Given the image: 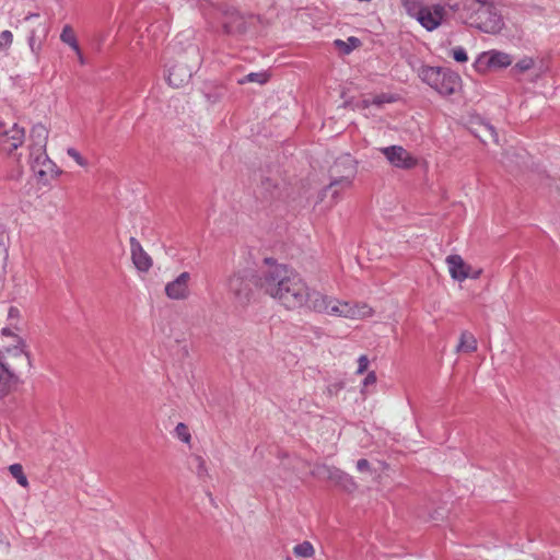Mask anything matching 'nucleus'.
<instances>
[{
  "label": "nucleus",
  "mask_w": 560,
  "mask_h": 560,
  "mask_svg": "<svg viewBox=\"0 0 560 560\" xmlns=\"http://www.w3.org/2000/svg\"><path fill=\"white\" fill-rule=\"evenodd\" d=\"M357 469L360 472H368L371 471V464L368 459L361 458L357 462Z\"/></svg>",
  "instance_id": "nucleus-35"
},
{
  "label": "nucleus",
  "mask_w": 560,
  "mask_h": 560,
  "mask_svg": "<svg viewBox=\"0 0 560 560\" xmlns=\"http://www.w3.org/2000/svg\"><path fill=\"white\" fill-rule=\"evenodd\" d=\"M422 80L443 96L454 94L460 88V78L455 72L434 67L423 68Z\"/></svg>",
  "instance_id": "nucleus-5"
},
{
  "label": "nucleus",
  "mask_w": 560,
  "mask_h": 560,
  "mask_svg": "<svg viewBox=\"0 0 560 560\" xmlns=\"http://www.w3.org/2000/svg\"><path fill=\"white\" fill-rule=\"evenodd\" d=\"M340 183H342V185L346 187H350L352 184V179L350 177H346V178L341 179Z\"/></svg>",
  "instance_id": "nucleus-41"
},
{
  "label": "nucleus",
  "mask_w": 560,
  "mask_h": 560,
  "mask_svg": "<svg viewBox=\"0 0 560 560\" xmlns=\"http://www.w3.org/2000/svg\"><path fill=\"white\" fill-rule=\"evenodd\" d=\"M478 341L477 338L468 330L462 331L459 336V342L456 347V352L471 353L477 351Z\"/></svg>",
  "instance_id": "nucleus-18"
},
{
  "label": "nucleus",
  "mask_w": 560,
  "mask_h": 560,
  "mask_svg": "<svg viewBox=\"0 0 560 560\" xmlns=\"http://www.w3.org/2000/svg\"><path fill=\"white\" fill-rule=\"evenodd\" d=\"M453 58L457 62H466L468 59L466 51L462 47L455 48L453 50Z\"/></svg>",
  "instance_id": "nucleus-32"
},
{
  "label": "nucleus",
  "mask_w": 560,
  "mask_h": 560,
  "mask_svg": "<svg viewBox=\"0 0 560 560\" xmlns=\"http://www.w3.org/2000/svg\"><path fill=\"white\" fill-rule=\"evenodd\" d=\"M318 468L325 475L327 481L340 491L347 494H353L358 490V482L345 470L326 464L319 466Z\"/></svg>",
  "instance_id": "nucleus-9"
},
{
  "label": "nucleus",
  "mask_w": 560,
  "mask_h": 560,
  "mask_svg": "<svg viewBox=\"0 0 560 560\" xmlns=\"http://www.w3.org/2000/svg\"><path fill=\"white\" fill-rule=\"evenodd\" d=\"M32 366L31 353L23 337H14V343L0 348V399L8 396L20 382L18 371Z\"/></svg>",
  "instance_id": "nucleus-1"
},
{
  "label": "nucleus",
  "mask_w": 560,
  "mask_h": 560,
  "mask_svg": "<svg viewBox=\"0 0 560 560\" xmlns=\"http://www.w3.org/2000/svg\"><path fill=\"white\" fill-rule=\"evenodd\" d=\"M130 252L136 269L140 272H148L153 265V260L135 237L130 238Z\"/></svg>",
  "instance_id": "nucleus-15"
},
{
  "label": "nucleus",
  "mask_w": 560,
  "mask_h": 560,
  "mask_svg": "<svg viewBox=\"0 0 560 560\" xmlns=\"http://www.w3.org/2000/svg\"><path fill=\"white\" fill-rule=\"evenodd\" d=\"M345 304H347V301H339V300L334 299V302L330 304L327 314H330V315H334L337 317H343Z\"/></svg>",
  "instance_id": "nucleus-26"
},
{
  "label": "nucleus",
  "mask_w": 560,
  "mask_h": 560,
  "mask_svg": "<svg viewBox=\"0 0 560 560\" xmlns=\"http://www.w3.org/2000/svg\"><path fill=\"white\" fill-rule=\"evenodd\" d=\"M175 432L180 441H183L186 444H190L191 435L185 423H178L175 428Z\"/></svg>",
  "instance_id": "nucleus-27"
},
{
  "label": "nucleus",
  "mask_w": 560,
  "mask_h": 560,
  "mask_svg": "<svg viewBox=\"0 0 560 560\" xmlns=\"http://www.w3.org/2000/svg\"><path fill=\"white\" fill-rule=\"evenodd\" d=\"M471 26L487 34H498L504 27V21L493 3L487 2L479 5L477 10L469 15Z\"/></svg>",
  "instance_id": "nucleus-6"
},
{
  "label": "nucleus",
  "mask_w": 560,
  "mask_h": 560,
  "mask_svg": "<svg viewBox=\"0 0 560 560\" xmlns=\"http://www.w3.org/2000/svg\"><path fill=\"white\" fill-rule=\"evenodd\" d=\"M37 16H38V14H36V13H31V14H28V15L25 18V20L27 21V20H30V19H32V18H37Z\"/></svg>",
  "instance_id": "nucleus-43"
},
{
  "label": "nucleus",
  "mask_w": 560,
  "mask_h": 560,
  "mask_svg": "<svg viewBox=\"0 0 560 560\" xmlns=\"http://www.w3.org/2000/svg\"><path fill=\"white\" fill-rule=\"evenodd\" d=\"M9 471L13 478L16 479L18 483L23 487H28V480L23 471V467L21 464H12L9 466Z\"/></svg>",
  "instance_id": "nucleus-22"
},
{
  "label": "nucleus",
  "mask_w": 560,
  "mask_h": 560,
  "mask_svg": "<svg viewBox=\"0 0 560 560\" xmlns=\"http://www.w3.org/2000/svg\"><path fill=\"white\" fill-rule=\"evenodd\" d=\"M291 275L292 270L287 266H273L260 277V287L268 295L280 301Z\"/></svg>",
  "instance_id": "nucleus-7"
},
{
  "label": "nucleus",
  "mask_w": 560,
  "mask_h": 560,
  "mask_svg": "<svg viewBox=\"0 0 560 560\" xmlns=\"http://www.w3.org/2000/svg\"><path fill=\"white\" fill-rule=\"evenodd\" d=\"M28 45H30L31 50H32L34 54H36V55H37V54L39 52V50H40V45H39V44H38V45L36 44V33H35V31H34V30L31 32V35H30V37H28Z\"/></svg>",
  "instance_id": "nucleus-33"
},
{
  "label": "nucleus",
  "mask_w": 560,
  "mask_h": 560,
  "mask_svg": "<svg viewBox=\"0 0 560 560\" xmlns=\"http://www.w3.org/2000/svg\"><path fill=\"white\" fill-rule=\"evenodd\" d=\"M197 460H198V474H199V476H207L208 470H207V466H206L205 459L202 457L198 456Z\"/></svg>",
  "instance_id": "nucleus-36"
},
{
  "label": "nucleus",
  "mask_w": 560,
  "mask_h": 560,
  "mask_svg": "<svg viewBox=\"0 0 560 560\" xmlns=\"http://www.w3.org/2000/svg\"><path fill=\"white\" fill-rule=\"evenodd\" d=\"M360 44L361 42L357 37H349L347 42L341 39L335 40L336 47H338L343 54H350L353 49L359 47Z\"/></svg>",
  "instance_id": "nucleus-23"
},
{
  "label": "nucleus",
  "mask_w": 560,
  "mask_h": 560,
  "mask_svg": "<svg viewBox=\"0 0 560 560\" xmlns=\"http://www.w3.org/2000/svg\"><path fill=\"white\" fill-rule=\"evenodd\" d=\"M190 273L187 271L182 272L174 280L165 285V295L173 301H184L190 296Z\"/></svg>",
  "instance_id": "nucleus-13"
},
{
  "label": "nucleus",
  "mask_w": 560,
  "mask_h": 560,
  "mask_svg": "<svg viewBox=\"0 0 560 560\" xmlns=\"http://www.w3.org/2000/svg\"><path fill=\"white\" fill-rule=\"evenodd\" d=\"M534 65H535V61L533 58L525 57L515 63L513 70L522 73V72H525V71H528L529 69H532L534 67Z\"/></svg>",
  "instance_id": "nucleus-28"
},
{
  "label": "nucleus",
  "mask_w": 560,
  "mask_h": 560,
  "mask_svg": "<svg viewBox=\"0 0 560 560\" xmlns=\"http://www.w3.org/2000/svg\"><path fill=\"white\" fill-rule=\"evenodd\" d=\"M60 40L70 46L73 50H78L79 43L73 28L69 24L62 27Z\"/></svg>",
  "instance_id": "nucleus-21"
},
{
  "label": "nucleus",
  "mask_w": 560,
  "mask_h": 560,
  "mask_svg": "<svg viewBox=\"0 0 560 560\" xmlns=\"http://www.w3.org/2000/svg\"><path fill=\"white\" fill-rule=\"evenodd\" d=\"M9 258L8 240L0 235V281H3L7 275Z\"/></svg>",
  "instance_id": "nucleus-20"
},
{
  "label": "nucleus",
  "mask_w": 560,
  "mask_h": 560,
  "mask_svg": "<svg viewBox=\"0 0 560 560\" xmlns=\"http://www.w3.org/2000/svg\"><path fill=\"white\" fill-rule=\"evenodd\" d=\"M381 152L387 162L396 168L412 170L419 163L418 158L401 145L384 147L381 149Z\"/></svg>",
  "instance_id": "nucleus-11"
},
{
  "label": "nucleus",
  "mask_w": 560,
  "mask_h": 560,
  "mask_svg": "<svg viewBox=\"0 0 560 560\" xmlns=\"http://www.w3.org/2000/svg\"><path fill=\"white\" fill-rule=\"evenodd\" d=\"M260 284V278L253 269H242L233 272L226 280L229 293L235 303L246 306L254 295V288Z\"/></svg>",
  "instance_id": "nucleus-3"
},
{
  "label": "nucleus",
  "mask_w": 560,
  "mask_h": 560,
  "mask_svg": "<svg viewBox=\"0 0 560 560\" xmlns=\"http://www.w3.org/2000/svg\"><path fill=\"white\" fill-rule=\"evenodd\" d=\"M171 75L172 74L168 75V82H170V84H174L173 81H172V77Z\"/></svg>",
  "instance_id": "nucleus-44"
},
{
  "label": "nucleus",
  "mask_w": 560,
  "mask_h": 560,
  "mask_svg": "<svg viewBox=\"0 0 560 560\" xmlns=\"http://www.w3.org/2000/svg\"><path fill=\"white\" fill-rule=\"evenodd\" d=\"M512 63V58L510 55L498 51V50H490L482 52L478 60H477V67L478 69H487V68H506Z\"/></svg>",
  "instance_id": "nucleus-14"
},
{
  "label": "nucleus",
  "mask_w": 560,
  "mask_h": 560,
  "mask_svg": "<svg viewBox=\"0 0 560 560\" xmlns=\"http://www.w3.org/2000/svg\"><path fill=\"white\" fill-rule=\"evenodd\" d=\"M375 383H376V373L374 371H371L366 374V376L363 381V385L369 386V385H373Z\"/></svg>",
  "instance_id": "nucleus-37"
},
{
  "label": "nucleus",
  "mask_w": 560,
  "mask_h": 560,
  "mask_svg": "<svg viewBox=\"0 0 560 560\" xmlns=\"http://www.w3.org/2000/svg\"><path fill=\"white\" fill-rule=\"evenodd\" d=\"M1 336L8 339V341L4 343H14V337H21L18 332L9 327L1 329Z\"/></svg>",
  "instance_id": "nucleus-30"
},
{
  "label": "nucleus",
  "mask_w": 560,
  "mask_h": 560,
  "mask_svg": "<svg viewBox=\"0 0 560 560\" xmlns=\"http://www.w3.org/2000/svg\"><path fill=\"white\" fill-rule=\"evenodd\" d=\"M307 293L308 287L306 283L299 275L292 271L280 302L289 308L302 307L307 300Z\"/></svg>",
  "instance_id": "nucleus-8"
},
{
  "label": "nucleus",
  "mask_w": 560,
  "mask_h": 560,
  "mask_svg": "<svg viewBox=\"0 0 560 560\" xmlns=\"http://www.w3.org/2000/svg\"><path fill=\"white\" fill-rule=\"evenodd\" d=\"M369 359L366 355H361L358 360V371L357 373L358 374H363L364 372H366L368 368H369Z\"/></svg>",
  "instance_id": "nucleus-34"
},
{
  "label": "nucleus",
  "mask_w": 560,
  "mask_h": 560,
  "mask_svg": "<svg viewBox=\"0 0 560 560\" xmlns=\"http://www.w3.org/2000/svg\"><path fill=\"white\" fill-rule=\"evenodd\" d=\"M404 7L410 16L430 32L438 28L446 15V10L441 4L423 5L419 1L407 0L404 2Z\"/></svg>",
  "instance_id": "nucleus-4"
},
{
  "label": "nucleus",
  "mask_w": 560,
  "mask_h": 560,
  "mask_svg": "<svg viewBox=\"0 0 560 560\" xmlns=\"http://www.w3.org/2000/svg\"><path fill=\"white\" fill-rule=\"evenodd\" d=\"M475 135L483 144L497 143L498 136L493 127L488 124H480Z\"/></svg>",
  "instance_id": "nucleus-19"
},
{
  "label": "nucleus",
  "mask_w": 560,
  "mask_h": 560,
  "mask_svg": "<svg viewBox=\"0 0 560 560\" xmlns=\"http://www.w3.org/2000/svg\"><path fill=\"white\" fill-rule=\"evenodd\" d=\"M31 167L37 179L47 184L55 179L60 171L46 153L48 130L43 125H36L31 131Z\"/></svg>",
  "instance_id": "nucleus-2"
},
{
  "label": "nucleus",
  "mask_w": 560,
  "mask_h": 560,
  "mask_svg": "<svg viewBox=\"0 0 560 560\" xmlns=\"http://www.w3.org/2000/svg\"><path fill=\"white\" fill-rule=\"evenodd\" d=\"M445 261L448 266L451 278L457 282H463L468 278L477 280L481 277L483 272L481 268L474 269L458 254L448 255Z\"/></svg>",
  "instance_id": "nucleus-10"
},
{
  "label": "nucleus",
  "mask_w": 560,
  "mask_h": 560,
  "mask_svg": "<svg viewBox=\"0 0 560 560\" xmlns=\"http://www.w3.org/2000/svg\"><path fill=\"white\" fill-rule=\"evenodd\" d=\"M332 302V298L308 288L307 300L305 301L304 306L313 312L326 314L328 313L329 306Z\"/></svg>",
  "instance_id": "nucleus-16"
},
{
  "label": "nucleus",
  "mask_w": 560,
  "mask_h": 560,
  "mask_svg": "<svg viewBox=\"0 0 560 560\" xmlns=\"http://www.w3.org/2000/svg\"><path fill=\"white\" fill-rule=\"evenodd\" d=\"M67 154H68L70 158H72V159L77 162V164H78L79 166H81V167H86V166L89 165L88 160H86L85 158H83V156L81 155V153H80L77 149H74V148H68V149H67Z\"/></svg>",
  "instance_id": "nucleus-29"
},
{
  "label": "nucleus",
  "mask_w": 560,
  "mask_h": 560,
  "mask_svg": "<svg viewBox=\"0 0 560 560\" xmlns=\"http://www.w3.org/2000/svg\"><path fill=\"white\" fill-rule=\"evenodd\" d=\"M25 132L15 122L0 121V144L8 151L16 150L24 142Z\"/></svg>",
  "instance_id": "nucleus-12"
},
{
  "label": "nucleus",
  "mask_w": 560,
  "mask_h": 560,
  "mask_svg": "<svg viewBox=\"0 0 560 560\" xmlns=\"http://www.w3.org/2000/svg\"><path fill=\"white\" fill-rule=\"evenodd\" d=\"M21 316L20 314V310L15 306H11L9 310H8V318L9 319H19Z\"/></svg>",
  "instance_id": "nucleus-38"
},
{
  "label": "nucleus",
  "mask_w": 560,
  "mask_h": 560,
  "mask_svg": "<svg viewBox=\"0 0 560 560\" xmlns=\"http://www.w3.org/2000/svg\"><path fill=\"white\" fill-rule=\"evenodd\" d=\"M13 35L10 31H3L0 34V47H8L12 44Z\"/></svg>",
  "instance_id": "nucleus-31"
},
{
  "label": "nucleus",
  "mask_w": 560,
  "mask_h": 560,
  "mask_svg": "<svg viewBox=\"0 0 560 560\" xmlns=\"http://www.w3.org/2000/svg\"><path fill=\"white\" fill-rule=\"evenodd\" d=\"M77 57H78V60L81 65H84L85 63V59L81 52V49H80V46H78V50H74Z\"/></svg>",
  "instance_id": "nucleus-39"
},
{
  "label": "nucleus",
  "mask_w": 560,
  "mask_h": 560,
  "mask_svg": "<svg viewBox=\"0 0 560 560\" xmlns=\"http://www.w3.org/2000/svg\"><path fill=\"white\" fill-rule=\"evenodd\" d=\"M294 555L301 558H312L315 553L314 547L310 541H303L293 549Z\"/></svg>",
  "instance_id": "nucleus-24"
},
{
  "label": "nucleus",
  "mask_w": 560,
  "mask_h": 560,
  "mask_svg": "<svg viewBox=\"0 0 560 560\" xmlns=\"http://www.w3.org/2000/svg\"><path fill=\"white\" fill-rule=\"evenodd\" d=\"M269 80V74L267 72H257V73H249L244 79L240 81L241 84H244L246 82H256L258 84H265Z\"/></svg>",
  "instance_id": "nucleus-25"
},
{
  "label": "nucleus",
  "mask_w": 560,
  "mask_h": 560,
  "mask_svg": "<svg viewBox=\"0 0 560 560\" xmlns=\"http://www.w3.org/2000/svg\"><path fill=\"white\" fill-rule=\"evenodd\" d=\"M224 28H225V32H226L228 34H231V33H233V32H234V30H233L229 24H225V25H224Z\"/></svg>",
  "instance_id": "nucleus-42"
},
{
  "label": "nucleus",
  "mask_w": 560,
  "mask_h": 560,
  "mask_svg": "<svg viewBox=\"0 0 560 560\" xmlns=\"http://www.w3.org/2000/svg\"><path fill=\"white\" fill-rule=\"evenodd\" d=\"M345 313L343 318L349 319H365L370 318L374 314V310L365 303H350L347 302L343 306Z\"/></svg>",
  "instance_id": "nucleus-17"
},
{
  "label": "nucleus",
  "mask_w": 560,
  "mask_h": 560,
  "mask_svg": "<svg viewBox=\"0 0 560 560\" xmlns=\"http://www.w3.org/2000/svg\"><path fill=\"white\" fill-rule=\"evenodd\" d=\"M389 101H390V100H386V102H389ZM384 102H385V100H384L383 97H381V96H377V97H375V98L373 100V104H375V105H381V104H383Z\"/></svg>",
  "instance_id": "nucleus-40"
}]
</instances>
